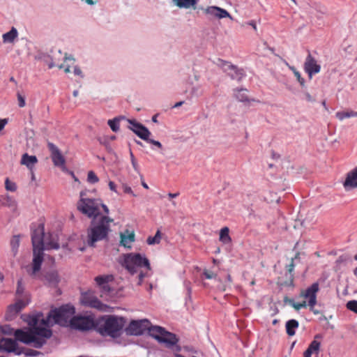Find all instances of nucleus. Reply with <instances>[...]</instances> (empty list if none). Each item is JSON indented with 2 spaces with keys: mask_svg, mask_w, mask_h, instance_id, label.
<instances>
[{
  "mask_svg": "<svg viewBox=\"0 0 357 357\" xmlns=\"http://www.w3.org/2000/svg\"><path fill=\"white\" fill-rule=\"evenodd\" d=\"M33 245V260L31 275H35L41 268L43 261V251L45 250H58L59 244L56 234H50L45 236L40 229L35 230L31 237Z\"/></svg>",
  "mask_w": 357,
  "mask_h": 357,
  "instance_id": "nucleus-3",
  "label": "nucleus"
},
{
  "mask_svg": "<svg viewBox=\"0 0 357 357\" xmlns=\"http://www.w3.org/2000/svg\"><path fill=\"white\" fill-rule=\"evenodd\" d=\"M17 36V30L15 27H12L8 32L3 34V42L4 43H12L14 42Z\"/></svg>",
  "mask_w": 357,
  "mask_h": 357,
  "instance_id": "nucleus-22",
  "label": "nucleus"
},
{
  "mask_svg": "<svg viewBox=\"0 0 357 357\" xmlns=\"http://www.w3.org/2000/svg\"><path fill=\"white\" fill-rule=\"evenodd\" d=\"M286 331L289 336L296 333V329L298 327V322L296 319H290L286 323Z\"/></svg>",
  "mask_w": 357,
  "mask_h": 357,
  "instance_id": "nucleus-24",
  "label": "nucleus"
},
{
  "mask_svg": "<svg viewBox=\"0 0 357 357\" xmlns=\"http://www.w3.org/2000/svg\"><path fill=\"white\" fill-rule=\"evenodd\" d=\"M38 159L35 155H29L24 153L21 159V163L26 165L29 169H31L32 167L37 163Z\"/></svg>",
  "mask_w": 357,
  "mask_h": 357,
  "instance_id": "nucleus-21",
  "label": "nucleus"
},
{
  "mask_svg": "<svg viewBox=\"0 0 357 357\" xmlns=\"http://www.w3.org/2000/svg\"><path fill=\"white\" fill-rule=\"evenodd\" d=\"M8 123V119H0V131L2 130Z\"/></svg>",
  "mask_w": 357,
  "mask_h": 357,
  "instance_id": "nucleus-47",
  "label": "nucleus"
},
{
  "mask_svg": "<svg viewBox=\"0 0 357 357\" xmlns=\"http://www.w3.org/2000/svg\"><path fill=\"white\" fill-rule=\"evenodd\" d=\"M183 103H184V101H180V102H176V103L173 106V108L178 107L181 106Z\"/></svg>",
  "mask_w": 357,
  "mask_h": 357,
  "instance_id": "nucleus-58",
  "label": "nucleus"
},
{
  "mask_svg": "<svg viewBox=\"0 0 357 357\" xmlns=\"http://www.w3.org/2000/svg\"><path fill=\"white\" fill-rule=\"evenodd\" d=\"M289 68L293 72L298 82L300 83L302 87L305 86V79L301 77V73L296 70L294 66H289Z\"/></svg>",
  "mask_w": 357,
  "mask_h": 357,
  "instance_id": "nucleus-35",
  "label": "nucleus"
},
{
  "mask_svg": "<svg viewBox=\"0 0 357 357\" xmlns=\"http://www.w3.org/2000/svg\"><path fill=\"white\" fill-rule=\"evenodd\" d=\"M33 135H34V132L33 130H30L29 132H27L26 136L28 137V141L31 140L33 142Z\"/></svg>",
  "mask_w": 357,
  "mask_h": 357,
  "instance_id": "nucleus-51",
  "label": "nucleus"
},
{
  "mask_svg": "<svg viewBox=\"0 0 357 357\" xmlns=\"http://www.w3.org/2000/svg\"><path fill=\"white\" fill-rule=\"evenodd\" d=\"M146 142L157 146L158 149H161L162 148V145L160 142L150 139L149 137L148 140H146Z\"/></svg>",
  "mask_w": 357,
  "mask_h": 357,
  "instance_id": "nucleus-44",
  "label": "nucleus"
},
{
  "mask_svg": "<svg viewBox=\"0 0 357 357\" xmlns=\"http://www.w3.org/2000/svg\"><path fill=\"white\" fill-rule=\"evenodd\" d=\"M80 302L84 306L96 308L101 312H112L113 308L112 307L102 303L91 292H85L82 294Z\"/></svg>",
  "mask_w": 357,
  "mask_h": 357,
  "instance_id": "nucleus-8",
  "label": "nucleus"
},
{
  "mask_svg": "<svg viewBox=\"0 0 357 357\" xmlns=\"http://www.w3.org/2000/svg\"><path fill=\"white\" fill-rule=\"evenodd\" d=\"M73 73L75 75L80 76L81 77H84L82 70L78 66L74 67Z\"/></svg>",
  "mask_w": 357,
  "mask_h": 357,
  "instance_id": "nucleus-45",
  "label": "nucleus"
},
{
  "mask_svg": "<svg viewBox=\"0 0 357 357\" xmlns=\"http://www.w3.org/2000/svg\"><path fill=\"white\" fill-rule=\"evenodd\" d=\"M345 178H357V167L348 172Z\"/></svg>",
  "mask_w": 357,
  "mask_h": 357,
  "instance_id": "nucleus-42",
  "label": "nucleus"
},
{
  "mask_svg": "<svg viewBox=\"0 0 357 357\" xmlns=\"http://www.w3.org/2000/svg\"><path fill=\"white\" fill-rule=\"evenodd\" d=\"M56 54L59 56V58H56V55H47L44 58V61L47 63L49 68H52L55 66H57L60 69L63 68V64H59V61L61 60V57L62 56L61 51L58 50Z\"/></svg>",
  "mask_w": 357,
  "mask_h": 357,
  "instance_id": "nucleus-15",
  "label": "nucleus"
},
{
  "mask_svg": "<svg viewBox=\"0 0 357 357\" xmlns=\"http://www.w3.org/2000/svg\"><path fill=\"white\" fill-rule=\"evenodd\" d=\"M179 193L178 192H176V193H169L168 194V197L170 199H173V198H176L178 196Z\"/></svg>",
  "mask_w": 357,
  "mask_h": 357,
  "instance_id": "nucleus-55",
  "label": "nucleus"
},
{
  "mask_svg": "<svg viewBox=\"0 0 357 357\" xmlns=\"http://www.w3.org/2000/svg\"><path fill=\"white\" fill-rule=\"evenodd\" d=\"M28 302H24L22 300L17 301L15 304L10 305L8 308V315L13 316L17 314L22 308H24Z\"/></svg>",
  "mask_w": 357,
  "mask_h": 357,
  "instance_id": "nucleus-18",
  "label": "nucleus"
},
{
  "mask_svg": "<svg viewBox=\"0 0 357 357\" xmlns=\"http://www.w3.org/2000/svg\"><path fill=\"white\" fill-rule=\"evenodd\" d=\"M135 142L137 144V145H139L141 146H143V143L142 142H140L139 140H137V139H134Z\"/></svg>",
  "mask_w": 357,
  "mask_h": 357,
  "instance_id": "nucleus-63",
  "label": "nucleus"
},
{
  "mask_svg": "<svg viewBox=\"0 0 357 357\" xmlns=\"http://www.w3.org/2000/svg\"><path fill=\"white\" fill-rule=\"evenodd\" d=\"M236 98L240 102H248L249 98L247 94L248 90L244 88L236 89L234 90Z\"/></svg>",
  "mask_w": 357,
  "mask_h": 357,
  "instance_id": "nucleus-23",
  "label": "nucleus"
},
{
  "mask_svg": "<svg viewBox=\"0 0 357 357\" xmlns=\"http://www.w3.org/2000/svg\"><path fill=\"white\" fill-rule=\"evenodd\" d=\"M0 204L6 206L12 211L15 212L17 210V204L16 201L8 195H3L0 197Z\"/></svg>",
  "mask_w": 357,
  "mask_h": 357,
  "instance_id": "nucleus-17",
  "label": "nucleus"
},
{
  "mask_svg": "<svg viewBox=\"0 0 357 357\" xmlns=\"http://www.w3.org/2000/svg\"><path fill=\"white\" fill-rule=\"evenodd\" d=\"M320 342L317 340H313L305 350L306 351H310V354L318 353L320 349Z\"/></svg>",
  "mask_w": 357,
  "mask_h": 357,
  "instance_id": "nucleus-34",
  "label": "nucleus"
},
{
  "mask_svg": "<svg viewBox=\"0 0 357 357\" xmlns=\"http://www.w3.org/2000/svg\"><path fill=\"white\" fill-rule=\"evenodd\" d=\"M294 267H295V265L294 263V259H291V263L287 266V271L290 274V278L291 280H292V273L294 270Z\"/></svg>",
  "mask_w": 357,
  "mask_h": 357,
  "instance_id": "nucleus-43",
  "label": "nucleus"
},
{
  "mask_svg": "<svg viewBox=\"0 0 357 357\" xmlns=\"http://www.w3.org/2000/svg\"><path fill=\"white\" fill-rule=\"evenodd\" d=\"M305 71L308 74L310 79L312 75L320 72L321 66L319 65L316 59L309 52L304 63Z\"/></svg>",
  "mask_w": 357,
  "mask_h": 357,
  "instance_id": "nucleus-13",
  "label": "nucleus"
},
{
  "mask_svg": "<svg viewBox=\"0 0 357 357\" xmlns=\"http://www.w3.org/2000/svg\"><path fill=\"white\" fill-rule=\"evenodd\" d=\"M0 350L6 352H13L17 354H21L17 342L10 338H1L0 340Z\"/></svg>",
  "mask_w": 357,
  "mask_h": 357,
  "instance_id": "nucleus-14",
  "label": "nucleus"
},
{
  "mask_svg": "<svg viewBox=\"0 0 357 357\" xmlns=\"http://www.w3.org/2000/svg\"><path fill=\"white\" fill-rule=\"evenodd\" d=\"M147 330L151 337L160 343H165L167 347H174L178 342V339L174 334L165 331L160 326H151L147 319L132 321L126 328V333L132 335H140Z\"/></svg>",
  "mask_w": 357,
  "mask_h": 357,
  "instance_id": "nucleus-4",
  "label": "nucleus"
},
{
  "mask_svg": "<svg viewBox=\"0 0 357 357\" xmlns=\"http://www.w3.org/2000/svg\"><path fill=\"white\" fill-rule=\"evenodd\" d=\"M229 233V228L227 227L221 229V230L220 231V241H222L225 244L229 243L231 241Z\"/></svg>",
  "mask_w": 357,
  "mask_h": 357,
  "instance_id": "nucleus-28",
  "label": "nucleus"
},
{
  "mask_svg": "<svg viewBox=\"0 0 357 357\" xmlns=\"http://www.w3.org/2000/svg\"><path fill=\"white\" fill-rule=\"evenodd\" d=\"M20 235H15L10 240V246L13 255L15 256L17 253L20 246Z\"/></svg>",
  "mask_w": 357,
  "mask_h": 357,
  "instance_id": "nucleus-30",
  "label": "nucleus"
},
{
  "mask_svg": "<svg viewBox=\"0 0 357 357\" xmlns=\"http://www.w3.org/2000/svg\"><path fill=\"white\" fill-rule=\"evenodd\" d=\"M113 280L112 275H99L95 278V281L96 284L100 287V288L104 292H109L110 291V288L109 287V282Z\"/></svg>",
  "mask_w": 357,
  "mask_h": 357,
  "instance_id": "nucleus-16",
  "label": "nucleus"
},
{
  "mask_svg": "<svg viewBox=\"0 0 357 357\" xmlns=\"http://www.w3.org/2000/svg\"><path fill=\"white\" fill-rule=\"evenodd\" d=\"M346 306L348 310L357 314V301H349L347 303Z\"/></svg>",
  "mask_w": 357,
  "mask_h": 357,
  "instance_id": "nucleus-38",
  "label": "nucleus"
},
{
  "mask_svg": "<svg viewBox=\"0 0 357 357\" xmlns=\"http://www.w3.org/2000/svg\"><path fill=\"white\" fill-rule=\"evenodd\" d=\"M1 331L4 333L10 334L12 333L11 328L9 327V326H3L1 327Z\"/></svg>",
  "mask_w": 357,
  "mask_h": 357,
  "instance_id": "nucleus-46",
  "label": "nucleus"
},
{
  "mask_svg": "<svg viewBox=\"0 0 357 357\" xmlns=\"http://www.w3.org/2000/svg\"><path fill=\"white\" fill-rule=\"evenodd\" d=\"M284 302L286 303L289 304L291 306H292L296 310H299L301 308H305L306 307H308V305H307V301H303L301 303H296L293 299L285 298Z\"/></svg>",
  "mask_w": 357,
  "mask_h": 357,
  "instance_id": "nucleus-29",
  "label": "nucleus"
},
{
  "mask_svg": "<svg viewBox=\"0 0 357 357\" xmlns=\"http://www.w3.org/2000/svg\"><path fill=\"white\" fill-rule=\"evenodd\" d=\"M75 313V309L73 305H65L51 310L45 317L41 312L26 316L24 320L30 328L16 330L15 337L25 344L40 348L52 335L50 327L55 324L62 326H70Z\"/></svg>",
  "mask_w": 357,
  "mask_h": 357,
  "instance_id": "nucleus-1",
  "label": "nucleus"
},
{
  "mask_svg": "<svg viewBox=\"0 0 357 357\" xmlns=\"http://www.w3.org/2000/svg\"><path fill=\"white\" fill-rule=\"evenodd\" d=\"M109 188H110V189L112 190L116 191V188H115V185H114V182L110 181L109 183Z\"/></svg>",
  "mask_w": 357,
  "mask_h": 357,
  "instance_id": "nucleus-57",
  "label": "nucleus"
},
{
  "mask_svg": "<svg viewBox=\"0 0 357 357\" xmlns=\"http://www.w3.org/2000/svg\"><path fill=\"white\" fill-rule=\"evenodd\" d=\"M130 156H131V160H132V165H133L134 167H135L136 163H135V161L134 155H133V154H132V153L131 151H130Z\"/></svg>",
  "mask_w": 357,
  "mask_h": 357,
  "instance_id": "nucleus-59",
  "label": "nucleus"
},
{
  "mask_svg": "<svg viewBox=\"0 0 357 357\" xmlns=\"http://www.w3.org/2000/svg\"><path fill=\"white\" fill-rule=\"evenodd\" d=\"M78 209L89 218H93L92 224L87 231L86 242L93 247L97 241L105 239L109 231V223L113 221L106 215L109 209L99 199L82 198Z\"/></svg>",
  "mask_w": 357,
  "mask_h": 357,
  "instance_id": "nucleus-2",
  "label": "nucleus"
},
{
  "mask_svg": "<svg viewBox=\"0 0 357 357\" xmlns=\"http://www.w3.org/2000/svg\"><path fill=\"white\" fill-rule=\"evenodd\" d=\"M312 354L310 353V351H305L303 354V357H311Z\"/></svg>",
  "mask_w": 357,
  "mask_h": 357,
  "instance_id": "nucleus-60",
  "label": "nucleus"
},
{
  "mask_svg": "<svg viewBox=\"0 0 357 357\" xmlns=\"http://www.w3.org/2000/svg\"><path fill=\"white\" fill-rule=\"evenodd\" d=\"M47 147L51 152V158L54 165L56 167H60L62 171L66 172L73 178H77L74 175V173L71 171H68L65 166V158L62 155L58 147L52 142H48Z\"/></svg>",
  "mask_w": 357,
  "mask_h": 357,
  "instance_id": "nucleus-11",
  "label": "nucleus"
},
{
  "mask_svg": "<svg viewBox=\"0 0 357 357\" xmlns=\"http://www.w3.org/2000/svg\"><path fill=\"white\" fill-rule=\"evenodd\" d=\"M84 1L89 5H93V4H95V1H93V0H84Z\"/></svg>",
  "mask_w": 357,
  "mask_h": 357,
  "instance_id": "nucleus-62",
  "label": "nucleus"
},
{
  "mask_svg": "<svg viewBox=\"0 0 357 357\" xmlns=\"http://www.w3.org/2000/svg\"><path fill=\"white\" fill-rule=\"evenodd\" d=\"M157 118H158V114L153 115L152 117V121L154 123H157L158 122Z\"/></svg>",
  "mask_w": 357,
  "mask_h": 357,
  "instance_id": "nucleus-61",
  "label": "nucleus"
},
{
  "mask_svg": "<svg viewBox=\"0 0 357 357\" xmlns=\"http://www.w3.org/2000/svg\"><path fill=\"white\" fill-rule=\"evenodd\" d=\"M87 178H98L96 174L93 171L88 172Z\"/></svg>",
  "mask_w": 357,
  "mask_h": 357,
  "instance_id": "nucleus-54",
  "label": "nucleus"
},
{
  "mask_svg": "<svg viewBox=\"0 0 357 357\" xmlns=\"http://www.w3.org/2000/svg\"><path fill=\"white\" fill-rule=\"evenodd\" d=\"M203 275H204L206 279H213L217 278V275L213 272L208 270H204L203 272Z\"/></svg>",
  "mask_w": 357,
  "mask_h": 357,
  "instance_id": "nucleus-41",
  "label": "nucleus"
},
{
  "mask_svg": "<svg viewBox=\"0 0 357 357\" xmlns=\"http://www.w3.org/2000/svg\"><path fill=\"white\" fill-rule=\"evenodd\" d=\"M174 4L180 8H190L196 9V5L199 0H172Z\"/></svg>",
  "mask_w": 357,
  "mask_h": 357,
  "instance_id": "nucleus-19",
  "label": "nucleus"
},
{
  "mask_svg": "<svg viewBox=\"0 0 357 357\" xmlns=\"http://www.w3.org/2000/svg\"><path fill=\"white\" fill-rule=\"evenodd\" d=\"M128 122L130 123L128 128L130 130H132L135 134V131L138 130L139 129V128L141 127V126L142 125V123L136 121L134 119H128Z\"/></svg>",
  "mask_w": 357,
  "mask_h": 357,
  "instance_id": "nucleus-36",
  "label": "nucleus"
},
{
  "mask_svg": "<svg viewBox=\"0 0 357 357\" xmlns=\"http://www.w3.org/2000/svg\"><path fill=\"white\" fill-rule=\"evenodd\" d=\"M18 106L20 107H24L26 105L25 98L20 92L17 93Z\"/></svg>",
  "mask_w": 357,
  "mask_h": 357,
  "instance_id": "nucleus-40",
  "label": "nucleus"
},
{
  "mask_svg": "<svg viewBox=\"0 0 357 357\" xmlns=\"http://www.w3.org/2000/svg\"><path fill=\"white\" fill-rule=\"evenodd\" d=\"M122 119H125V117L119 116L108 121L107 123L113 132H116L119 131L120 121Z\"/></svg>",
  "mask_w": 357,
  "mask_h": 357,
  "instance_id": "nucleus-27",
  "label": "nucleus"
},
{
  "mask_svg": "<svg viewBox=\"0 0 357 357\" xmlns=\"http://www.w3.org/2000/svg\"><path fill=\"white\" fill-rule=\"evenodd\" d=\"M122 266L131 274L139 272V268L144 267L147 271L151 270L149 259L144 255L129 253L123 256Z\"/></svg>",
  "mask_w": 357,
  "mask_h": 357,
  "instance_id": "nucleus-6",
  "label": "nucleus"
},
{
  "mask_svg": "<svg viewBox=\"0 0 357 357\" xmlns=\"http://www.w3.org/2000/svg\"><path fill=\"white\" fill-rule=\"evenodd\" d=\"M161 240V233L158 230L154 236H149L146 243L149 245H155L160 243Z\"/></svg>",
  "mask_w": 357,
  "mask_h": 357,
  "instance_id": "nucleus-33",
  "label": "nucleus"
},
{
  "mask_svg": "<svg viewBox=\"0 0 357 357\" xmlns=\"http://www.w3.org/2000/svg\"><path fill=\"white\" fill-rule=\"evenodd\" d=\"M190 93L193 96L198 97V96L202 95L203 91L201 89V86L199 85H198V86H195L192 88Z\"/></svg>",
  "mask_w": 357,
  "mask_h": 357,
  "instance_id": "nucleus-39",
  "label": "nucleus"
},
{
  "mask_svg": "<svg viewBox=\"0 0 357 357\" xmlns=\"http://www.w3.org/2000/svg\"><path fill=\"white\" fill-rule=\"evenodd\" d=\"M217 66L220 68L227 75L234 80L241 82L245 77V73L243 68L233 65L231 62L218 59L215 62Z\"/></svg>",
  "mask_w": 357,
  "mask_h": 357,
  "instance_id": "nucleus-7",
  "label": "nucleus"
},
{
  "mask_svg": "<svg viewBox=\"0 0 357 357\" xmlns=\"http://www.w3.org/2000/svg\"><path fill=\"white\" fill-rule=\"evenodd\" d=\"M125 324L126 319L122 317L106 315L99 320L97 331L102 336L116 338L121 336Z\"/></svg>",
  "mask_w": 357,
  "mask_h": 357,
  "instance_id": "nucleus-5",
  "label": "nucleus"
},
{
  "mask_svg": "<svg viewBox=\"0 0 357 357\" xmlns=\"http://www.w3.org/2000/svg\"><path fill=\"white\" fill-rule=\"evenodd\" d=\"M5 188L8 191L14 192L17 189V185L13 180H6Z\"/></svg>",
  "mask_w": 357,
  "mask_h": 357,
  "instance_id": "nucleus-37",
  "label": "nucleus"
},
{
  "mask_svg": "<svg viewBox=\"0 0 357 357\" xmlns=\"http://www.w3.org/2000/svg\"><path fill=\"white\" fill-rule=\"evenodd\" d=\"M272 158L274 160H278L280 158V155L275 151H272L271 152Z\"/></svg>",
  "mask_w": 357,
  "mask_h": 357,
  "instance_id": "nucleus-53",
  "label": "nucleus"
},
{
  "mask_svg": "<svg viewBox=\"0 0 357 357\" xmlns=\"http://www.w3.org/2000/svg\"><path fill=\"white\" fill-rule=\"evenodd\" d=\"M114 139H116V136L112 135L109 137H105L104 138V141L100 140V143L106 144L109 142V140H114Z\"/></svg>",
  "mask_w": 357,
  "mask_h": 357,
  "instance_id": "nucleus-50",
  "label": "nucleus"
},
{
  "mask_svg": "<svg viewBox=\"0 0 357 357\" xmlns=\"http://www.w3.org/2000/svg\"><path fill=\"white\" fill-rule=\"evenodd\" d=\"M23 292V287H22V282L19 280L17 282V294H21Z\"/></svg>",
  "mask_w": 357,
  "mask_h": 357,
  "instance_id": "nucleus-49",
  "label": "nucleus"
},
{
  "mask_svg": "<svg viewBox=\"0 0 357 357\" xmlns=\"http://www.w3.org/2000/svg\"><path fill=\"white\" fill-rule=\"evenodd\" d=\"M146 276V273H143L142 272H140L138 275L139 281L137 284L140 285L142 282L143 278Z\"/></svg>",
  "mask_w": 357,
  "mask_h": 357,
  "instance_id": "nucleus-52",
  "label": "nucleus"
},
{
  "mask_svg": "<svg viewBox=\"0 0 357 357\" xmlns=\"http://www.w3.org/2000/svg\"><path fill=\"white\" fill-rule=\"evenodd\" d=\"M135 241V234L133 233L121 234V245L126 248H130L131 243Z\"/></svg>",
  "mask_w": 357,
  "mask_h": 357,
  "instance_id": "nucleus-25",
  "label": "nucleus"
},
{
  "mask_svg": "<svg viewBox=\"0 0 357 357\" xmlns=\"http://www.w3.org/2000/svg\"><path fill=\"white\" fill-rule=\"evenodd\" d=\"M135 135H137L140 139L146 141L149 139V137L151 135V132L142 124L139 129L135 131Z\"/></svg>",
  "mask_w": 357,
  "mask_h": 357,
  "instance_id": "nucleus-26",
  "label": "nucleus"
},
{
  "mask_svg": "<svg viewBox=\"0 0 357 357\" xmlns=\"http://www.w3.org/2000/svg\"><path fill=\"white\" fill-rule=\"evenodd\" d=\"M248 24L252 26V28L256 31L257 30V26H256V23L255 21L252 20V21H250Z\"/></svg>",
  "mask_w": 357,
  "mask_h": 357,
  "instance_id": "nucleus-56",
  "label": "nucleus"
},
{
  "mask_svg": "<svg viewBox=\"0 0 357 357\" xmlns=\"http://www.w3.org/2000/svg\"><path fill=\"white\" fill-rule=\"evenodd\" d=\"M45 278L48 284L51 286H56L60 281L59 275L55 271H52L47 273L45 275Z\"/></svg>",
  "mask_w": 357,
  "mask_h": 357,
  "instance_id": "nucleus-20",
  "label": "nucleus"
},
{
  "mask_svg": "<svg viewBox=\"0 0 357 357\" xmlns=\"http://www.w3.org/2000/svg\"><path fill=\"white\" fill-rule=\"evenodd\" d=\"M305 99L308 102H313L315 101L314 98L308 93L305 92Z\"/></svg>",
  "mask_w": 357,
  "mask_h": 357,
  "instance_id": "nucleus-48",
  "label": "nucleus"
},
{
  "mask_svg": "<svg viewBox=\"0 0 357 357\" xmlns=\"http://www.w3.org/2000/svg\"><path fill=\"white\" fill-rule=\"evenodd\" d=\"M64 59H65V60H71V59H73V58L71 56H67V54H65V56H64Z\"/></svg>",
  "mask_w": 357,
  "mask_h": 357,
  "instance_id": "nucleus-64",
  "label": "nucleus"
},
{
  "mask_svg": "<svg viewBox=\"0 0 357 357\" xmlns=\"http://www.w3.org/2000/svg\"><path fill=\"white\" fill-rule=\"evenodd\" d=\"M357 116V112L347 111V112H338L336 113V117L342 121L346 118Z\"/></svg>",
  "mask_w": 357,
  "mask_h": 357,
  "instance_id": "nucleus-32",
  "label": "nucleus"
},
{
  "mask_svg": "<svg viewBox=\"0 0 357 357\" xmlns=\"http://www.w3.org/2000/svg\"><path fill=\"white\" fill-rule=\"evenodd\" d=\"M204 13L208 17L209 19H222L229 18L231 20H234L233 17L224 8H222L215 6H208L203 9Z\"/></svg>",
  "mask_w": 357,
  "mask_h": 357,
  "instance_id": "nucleus-12",
  "label": "nucleus"
},
{
  "mask_svg": "<svg viewBox=\"0 0 357 357\" xmlns=\"http://www.w3.org/2000/svg\"><path fill=\"white\" fill-rule=\"evenodd\" d=\"M70 326L73 329L80 331H89L95 326L94 318L91 315L74 316L70 319Z\"/></svg>",
  "mask_w": 357,
  "mask_h": 357,
  "instance_id": "nucleus-9",
  "label": "nucleus"
},
{
  "mask_svg": "<svg viewBox=\"0 0 357 357\" xmlns=\"http://www.w3.org/2000/svg\"><path fill=\"white\" fill-rule=\"evenodd\" d=\"M319 290V285L318 282H314L306 289L303 290L300 296L304 298L307 301L310 310L312 311L315 314H318L319 312L314 310L317 305V294Z\"/></svg>",
  "mask_w": 357,
  "mask_h": 357,
  "instance_id": "nucleus-10",
  "label": "nucleus"
},
{
  "mask_svg": "<svg viewBox=\"0 0 357 357\" xmlns=\"http://www.w3.org/2000/svg\"><path fill=\"white\" fill-rule=\"evenodd\" d=\"M342 185L346 191H350L357 188V180H342Z\"/></svg>",
  "mask_w": 357,
  "mask_h": 357,
  "instance_id": "nucleus-31",
  "label": "nucleus"
}]
</instances>
